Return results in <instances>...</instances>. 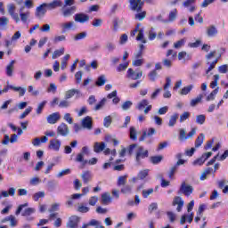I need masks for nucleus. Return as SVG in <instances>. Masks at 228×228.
Here are the masks:
<instances>
[{
  "label": "nucleus",
  "mask_w": 228,
  "mask_h": 228,
  "mask_svg": "<svg viewBox=\"0 0 228 228\" xmlns=\"http://www.w3.org/2000/svg\"><path fill=\"white\" fill-rule=\"evenodd\" d=\"M140 24H137L134 30L131 31L130 36L131 37H135L136 33H138L137 37H136V40L138 42H142V44H147V39H145V36H144V29L143 28H140Z\"/></svg>",
  "instance_id": "obj_1"
},
{
  "label": "nucleus",
  "mask_w": 228,
  "mask_h": 228,
  "mask_svg": "<svg viewBox=\"0 0 228 228\" xmlns=\"http://www.w3.org/2000/svg\"><path fill=\"white\" fill-rule=\"evenodd\" d=\"M7 12L16 24L20 22V18H19V13H17V5H15V4H9L7 5Z\"/></svg>",
  "instance_id": "obj_2"
},
{
  "label": "nucleus",
  "mask_w": 228,
  "mask_h": 228,
  "mask_svg": "<svg viewBox=\"0 0 228 228\" xmlns=\"http://www.w3.org/2000/svg\"><path fill=\"white\" fill-rule=\"evenodd\" d=\"M22 37V33L20 31H16L12 36L11 39H5L4 44L5 47H10V45H15L19 40H20V37Z\"/></svg>",
  "instance_id": "obj_3"
},
{
  "label": "nucleus",
  "mask_w": 228,
  "mask_h": 228,
  "mask_svg": "<svg viewBox=\"0 0 228 228\" xmlns=\"http://www.w3.org/2000/svg\"><path fill=\"white\" fill-rule=\"evenodd\" d=\"M145 158H149V151L145 150L143 146L137 147L136 151V161L140 163L142 159H145Z\"/></svg>",
  "instance_id": "obj_4"
},
{
  "label": "nucleus",
  "mask_w": 228,
  "mask_h": 228,
  "mask_svg": "<svg viewBox=\"0 0 228 228\" xmlns=\"http://www.w3.org/2000/svg\"><path fill=\"white\" fill-rule=\"evenodd\" d=\"M142 76H143L142 71H134V69L131 68L126 71V77H128V79H132L133 81L141 79Z\"/></svg>",
  "instance_id": "obj_5"
},
{
  "label": "nucleus",
  "mask_w": 228,
  "mask_h": 228,
  "mask_svg": "<svg viewBox=\"0 0 228 228\" xmlns=\"http://www.w3.org/2000/svg\"><path fill=\"white\" fill-rule=\"evenodd\" d=\"M130 3V10L133 12H142V8L143 7V1L142 0H129Z\"/></svg>",
  "instance_id": "obj_6"
},
{
  "label": "nucleus",
  "mask_w": 228,
  "mask_h": 228,
  "mask_svg": "<svg viewBox=\"0 0 228 228\" xmlns=\"http://www.w3.org/2000/svg\"><path fill=\"white\" fill-rule=\"evenodd\" d=\"M47 8H49V5L47 4H42L41 5L37 6L36 8V17L37 19H42L47 13Z\"/></svg>",
  "instance_id": "obj_7"
},
{
  "label": "nucleus",
  "mask_w": 228,
  "mask_h": 228,
  "mask_svg": "<svg viewBox=\"0 0 228 228\" xmlns=\"http://www.w3.org/2000/svg\"><path fill=\"white\" fill-rule=\"evenodd\" d=\"M61 148V141L59 139H52L50 140L48 149L50 151H53V152H60V149Z\"/></svg>",
  "instance_id": "obj_8"
},
{
  "label": "nucleus",
  "mask_w": 228,
  "mask_h": 228,
  "mask_svg": "<svg viewBox=\"0 0 228 228\" xmlns=\"http://www.w3.org/2000/svg\"><path fill=\"white\" fill-rule=\"evenodd\" d=\"M75 22H79L80 24H85V22H88L90 20V16L88 14H85L83 12L77 13L74 15Z\"/></svg>",
  "instance_id": "obj_9"
},
{
  "label": "nucleus",
  "mask_w": 228,
  "mask_h": 228,
  "mask_svg": "<svg viewBox=\"0 0 228 228\" xmlns=\"http://www.w3.org/2000/svg\"><path fill=\"white\" fill-rule=\"evenodd\" d=\"M20 22L21 21L22 24H28L29 23V17H31V12L29 11L22 12V8L20 9L19 14Z\"/></svg>",
  "instance_id": "obj_10"
},
{
  "label": "nucleus",
  "mask_w": 228,
  "mask_h": 228,
  "mask_svg": "<svg viewBox=\"0 0 228 228\" xmlns=\"http://www.w3.org/2000/svg\"><path fill=\"white\" fill-rule=\"evenodd\" d=\"M81 217L77 216H71L68 222L69 228H77V224H79Z\"/></svg>",
  "instance_id": "obj_11"
},
{
  "label": "nucleus",
  "mask_w": 228,
  "mask_h": 228,
  "mask_svg": "<svg viewBox=\"0 0 228 228\" xmlns=\"http://www.w3.org/2000/svg\"><path fill=\"white\" fill-rule=\"evenodd\" d=\"M77 8L76 6H71V7H63L62 8V16L67 18V17H72L76 13V10Z\"/></svg>",
  "instance_id": "obj_12"
},
{
  "label": "nucleus",
  "mask_w": 228,
  "mask_h": 228,
  "mask_svg": "<svg viewBox=\"0 0 228 228\" xmlns=\"http://www.w3.org/2000/svg\"><path fill=\"white\" fill-rule=\"evenodd\" d=\"M180 191L183 195H186V197H190V195L193 193V187L191 185H187L186 183H183Z\"/></svg>",
  "instance_id": "obj_13"
},
{
  "label": "nucleus",
  "mask_w": 228,
  "mask_h": 228,
  "mask_svg": "<svg viewBox=\"0 0 228 228\" xmlns=\"http://www.w3.org/2000/svg\"><path fill=\"white\" fill-rule=\"evenodd\" d=\"M206 33L209 38H215L218 35V28L215 25H210L207 28Z\"/></svg>",
  "instance_id": "obj_14"
},
{
  "label": "nucleus",
  "mask_w": 228,
  "mask_h": 228,
  "mask_svg": "<svg viewBox=\"0 0 228 228\" xmlns=\"http://www.w3.org/2000/svg\"><path fill=\"white\" fill-rule=\"evenodd\" d=\"M57 133L61 136H67L69 134V126L65 123H61L58 127H57Z\"/></svg>",
  "instance_id": "obj_15"
},
{
  "label": "nucleus",
  "mask_w": 228,
  "mask_h": 228,
  "mask_svg": "<svg viewBox=\"0 0 228 228\" xmlns=\"http://www.w3.org/2000/svg\"><path fill=\"white\" fill-rule=\"evenodd\" d=\"M61 118L60 116V112H54L53 114H50L47 118L46 120L48 124H56Z\"/></svg>",
  "instance_id": "obj_16"
},
{
  "label": "nucleus",
  "mask_w": 228,
  "mask_h": 228,
  "mask_svg": "<svg viewBox=\"0 0 228 228\" xmlns=\"http://www.w3.org/2000/svg\"><path fill=\"white\" fill-rule=\"evenodd\" d=\"M15 69V61H11L10 63L5 68V74L8 77L13 76V70Z\"/></svg>",
  "instance_id": "obj_17"
},
{
  "label": "nucleus",
  "mask_w": 228,
  "mask_h": 228,
  "mask_svg": "<svg viewBox=\"0 0 228 228\" xmlns=\"http://www.w3.org/2000/svg\"><path fill=\"white\" fill-rule=\"evenodd\" d=\"M174 206H177L176 211L181 212L183 209V206H184V200L181 197H175L173 201Z\"/></svg>",
  "instance_id": "obj_18"
},
{
  "label": "nucleus",
  "mask_w": 228,
  "mask_h": 228,
  "mask_svg": "<svg viewBox=\"0 0 228 228\" xmlns=\"http://www.w3.org/2000/svg\"><path fill=\"white\" fill-rule=\"evenodd\" d=\"M81 124L84 129H92V118L90 116H86L82 119Z\"/></svg>",
  "instance_id": "obj_19"
},
{
  "label": "nucleus",
  "mask_w": 228,
  "mask_h": 228,
  "mask_svg": "<svg viewBox=\"0 0 228 228\" xmlns=\"http://www.w3.org/2000/svg\"><path fill=\"white\" fill-rule=\"evenodd\" d=\"M156 134V129L154 128H149L148 130H144L142 132V135L140 137L139 141L143 142L147 136H152V134Z\"/></svg>",
  "instance_id": "obj_20"
},
{
  "label": "nucleus",
  "mask_w": 228,
  "mask_h": 228,
  "mask_svg": "<svg viewBox=\"0 0 228 228\" xmlns=\"http://www.w3.org/2000/svg\"><path fill=\"white\" fill-rule=\"evenodd\" d=\"M194 86L193 85H188L187 86L183 87L180 91L179 94L180 95H188L191 90H193Z\"/></svg>",
  "instance_id": "obj_21"
},
{
  "label": "nucleus",
  "mask_w": 228,
  "mask_h": 228,
  "mask_svg": "<svg viewBox=\"0 0 228 228\" xmlns=\"http://www.w3.org/2000/svg\"><path fill=\"white\" fill-rule=\"evenodd\" d=\"M61 28L63 32L69 31V29H72L74 28V21H67L61 24Z\"/></svg>",
  "instance_id": "obj_22"
},
{
  "label": "nucleus",
  "mask_w": 228,
  "mask_h": 228,
  "mask_svg": "<svg viewBox=\"0 0 228 228\" xmlns=\"http://www.w3.org/2000/svg\"><path fill=\"white\" fill-rule=\"evenodd\" d=\"M106 149V143L104 142H95L94 146V152H102Z\"/></svg>",
  "instance_id": "obj_23"
},
{
  "label": "nucleus",
  "mask_w": 228,
  "mask_h": 228,
  "mask_svg": "<svg viewBox=\"0 0 228 228\" xmlns=\"http://www.w3.org/2000/svg\"><path fill=\"white\" fill-rule=\"evenodd\" d=\"M76 94H80L81 92L77 89L68 90L65 94V99H72V97H74V95H76Z\"/></svg>",
  "instance_id": "obj_24"
},
{
  "label": "nucleus",
  "mask_w": 228,
  "mask_h": 228,
  "mask_svg": "<svg viewBox=\"0 0 228 228\" xmlns=\"http://www.w3.org/2000/svg\"><path fill=\"white\" fill-rule=\"evenodd\" d=\"M177 19V9H173L170 11L168 19L166 20V22H174Z\"/></svg>",
  "instance_id": "obj_25"
},
{
  "label": "nucleus",
  "mask_w": 228,
  "mask_h": 228,
  "mask_svg": "<svg viewBox=\"0 0 228 228\" xmlns=\"http://www.w3.org/2000/svg\"><path fill=\"white\" fill-rule=\"evenodd\" d=\"M177 118H179V114L178 113H174L170 117L169 122H168L169 127H174V126H175V124H177Z\"/></svg>",
  "instance_id": "obj_26"
},
{
  "label": "nucleus",
  "mask_w": 228,
  "mask_h": 228,
  "mask_svg": "<svg viewBox=\"0 0 228 228\" xmlns=\"http://www.w3.org/2000/svg\"><path fill=\"white\" fill-rule=\"evenodd\" d=\"M111 202V196H110V193H103L102 194V203L104 204V206H108Z\"/></svg>",
  "instance_id": "obj_27"
},
{
  "label": "nucleus",
  "mask_w": 228,
  "mask_h": 228,
  "mask_svg": "<svg viewBox=\"0 0 228 228\" xmlns=\"http://www.w3.org/2000/svg\"><path fill=\"white\" fill-rule=\"evenodd\" d=\"M11 90L14 92H19L20 97H24L26 95V88L20 86H10Z\"/></svg>",
  "instance_id": "obj_28"
},
{
  "label": "nucleus",
  "mask_w": 228,
  "mask_h": 228,
  "mask_svg": "<svg viewBox=\"0 0 228 228\" xmlns=\"http://www.w3.org/2000/svg\"><path fill=\"white\" fill-rule=\"evenodd\" d=\"M96 86H104L106 85V75H101L98 77L96 82Z\"/></svg>",
  "instance_id": "obj_29"
},
{
  "label": "nucleus",
  "mask_w": 228,
  "mask_h": 228,
  "mask_svg": "<svg viewBox=\"0 0 228 228\" xmlns=\"http://www.w3.org/2000/svg\"><path fill=\"white\" fill-rule=\"evenodd\" d=\"M65 54V48H61L59 50H55L53 53V60H56L57 58H60V56H63Z\"/></svg>",
  "instance_id": "obj_30"
},
{
  "label": "nucleus",
  "mask_w": 228,
  "mask_h": 228,
  "mask_svg": "<svg viewBox=\"0 0 228 228\" xmlns=\"http://www.w3.org/2000/svg\"><path fill=\"white\" fill-rule=\"evenodd\" d=\"M179 140L180 142H186V140H188V135H186V130H184V128H180L179 131Z\"/></svg>",
  "instance_id": "obj_31"
},
{
  "label": "nucleus",
  "mask_w": 228,
  "mask_h": 228,
  "mask_svg": "<svg viewBox=\"0 0 228 228\" xmlns=\"http://www.w3.org/2000/svg\"><path fill=\"white\" fill-rule=\"evenodd\" d=\"M216 63H218V59H216L212 62L207 61V65H209V66H208V68L206 70V74L210 73L211 70H213V69H215L216 67Z\"/></svg>",
  "instance_id": "obj_32"
},
{
  "label": "nucleus",
  "mask_w": 228,
  "mask_h": 228,
  "mask_svg": "<svg viewBox=\"0 0 228 228\" xmlns=\"http://www.w3.org/2000/svg\"><path fill=\"white\" fill-rule=\"evenodd\" d=\"M218 94V87L212 91L206 98V101L209 102L210 101H215L216 94Z\"/></svg>",
  "instance_id": "obj_33"
},
{
  "label": "nucleus",
  "mask_w": 228,
  "mask_h": 228,
  "mask_svg": "<svg viewBox=\"0 0 228 228\" xmlns=\"http://www.w3.org/2000/svg\"><path fill=\"white\" fill-rule=\"evenodd\" d=\"M44 197H45V191H37L33 195V200L38 202V200L44 199Z\"/></svg>",
  "instance_id": "obj_34"
},
{
  "label": "nucleus",
  "mask_w": 228,
  "mask_h": 228,
  "mask_svg": "<svg viewBox=\"0 0 228 228\" xmlns=\"http://www.w3.org/2000/svg\"><path fill=\"white\" fill-rule=\"evenodd\" d=\"M204 138H205L204 134H200V135L197 137V139L195 141L196 148L200 147V145H202V143H204Z\"/></svg>",
  "instance_id": "obj_35"
},
{
  "label": "nucleus",
  "mask_w": 228,
  "mask_h": 228,
  "mask_svg": "<svg viewBox=\"0 0 228 228\" xmlns=\"http://www.w3.org/2000/svg\"><path fill=\"white\" fill-rule=\"evenodd\" d=\"M206 123V115L200 114L196 116V124H199L200 126H203V124Z\"/></svg>",
  "instance_id": "obj_36"
},
{
  "label": "nucleus",
  "mask_w": 228,
  "mask_h": 228,
  "mask_svg": "<svg viewBox=\"0 0 228 228\" xmlns=\"http://www.w3.org/2000/svg\"><path fill=\"white\" fill-rule=\"evenodd\" d=\"M62 3L61 0H54L50 4H47L48 8H52V10H54V8H58L59 6H61Z\"/></svg>",
  "instance_id": "obj_37"
},
{
  "label": "nucleus",
  "mask_w": 228,
  "mask_h": 228,
  "mask_svg": "<svg viewBox=\"0 0 228 228\" xmlns=\"http://www.w3.org/2000/svg\"><path fill=\"white\" fill-rule=\"evenodd\" d=\"M146 106H149V100L144 99L137 104L136 109L142 111Z\"/></svg>",
  "instance_id": "obj_38"
},
{
  "label": "nucleus",
  "mask_w": 228,
  "mask_h": 228,
  "mask_svg": "<svg viewBox=\"0 0 228 228\" xmlns=\"http://www.w3.org/2000/svg\"><path fill=\"white\" fill-rule=\"evenodd\" d=\"M82 179L86 184L92 179V174L89 171H86L82 175Z\"/></svg>",
  "instance_id": "obj_39"
},
{
  "label": "nucleus",
  "mask_w": 228,
  "mask_h": 228,
  "mask_svg": "<svg viewBox=\"0 0 228 228\" xmlns=\"http://www.w3.org/2000/svg\"><path fill=\"white\" fill-rule=\"evenodd\" d=\"M76 161L77 163H83V165H86L88 163L87 160H85V155L83 153H78L77 155Z\"/></svg>",
  "instance_id": "obj_40"
},
{
  "label": "nucleus",
  "mask_w": 228,
  "mask_h": 228,
  "mask_svg": "<svg viewBox=\"0 0 228 228\" xmlns=\"http://www.w3.org/2000/svg\"><path fill=\"white\" fill-rule=\"evenodd\" d=\"M149 172H150L149 169L141 170L137 175L138 179H141V180L145 179V177L149 175Z\"/></svg>",
  "instance_id": "obj_41"
},
{
  "label": "nucleus",
  "mask_w": 228,
  "mask_h": 228,
  "mask_svg": "<svg viewBox=\"0 0 228 228\" xmlns=\"http://www.w3.org/2000/svg\"><path fill=\"white\" fill-rule=\"evenodd\" d=\"M8 22H10V20L7 17H0V28H6L8 26Z\"/></svg>",
  "instance_id": "obj_42"
},
{
  "label": "nucleus",
  "mask_w": 228,
  "mask_h": 228,
  "mask_svg": "<svg viewBox=\"0 0 228 228\" xmlns=\"http://www.w3.org/2000/svg\"><path fill=\"white\" fill-rule=\"evenodd\" d=\"M129 67V62L121 63L117 67V72H124Z\"/></svg>",
  "instance_id": "obj_43"
},
{
  "label": "nucleus",
  "mask_w": 228,
  "mask_h": 228,
  "mask_svg": "<svg viewBox=\"0 0 228 228\" xmlns=\"http://www.w3.org/2000/svg\"><path fill=\"white\" fill-rule=\"evenodd\" d=\"M186 44V38L180 39L174 44L175 49H181Z\"/></svg>",
  "instance_id": "obj_44"
},
{
  "label": "nucleus",
  "mask_w": 228,
  "mask_h": 228,
  "mask_svg": "<svg viewBox=\"0 0 228 228\" xmlns=\"http://www.w3.org/2000/svg\"><path fill=\"white\" fill-rule=\"evenodd\" d=\"M143 63H145V60L143 58H141V59L134 60L132 62V65L134 67H142V65H143Z\"/></svg>",
  "instance_id": "obj_45"
},
{
  "label": "nucleus",
  "mask_w": 228,
  "mask_h": 228,
  "mask_svg": "<svg viewBox=\"0 0 228 228\" xmlns=\"http://www.w3.org/2000/svg\"><path fill=\"white\" fill-rule=\"evenodd\" d=\"M148 77L150 81H153V82L156 81V79H158V71L154 69L150 71L148 74Z\"/></svg>",
  "instance_id": "obj_46"
},
{
  "label": "nucleus",
  "mask_w": 228,
  "mask_h": 228,
  "mask_svg": "<svg viewBox=\"0 0 228 228\" xmlns=\"http://www.w3.org/2000/svg\"><path fill=\"white\" fill-rule=\"evenodd\" d=\"M61 206V203H53L51 205V208H49V213H54L56 211H60V207Z\"/></svg>",
  "instance_id": "obj_47"
},
{
  "label": "nucleus",
  "mask_w": 228,
  "mask_h": 228,
  "mask_svg": "<svg viewBox=\"0 0 228 228\" xmlns=\"http://www.w3.org/2000/svg\"><path fill=\"white\" fill-rule=\"evenodd\" d=\"M36 209L34 208H28L22 213V216H29L35 213Z\"/></svg>",
  "instance_id": "obj_48"
},
{
  "label": "nucleus",
  "mask_w": 228,
  "mask_h": 228,
  "mask_svg": "<svg viewBox=\"0 0 228 228\" xmlns=\"http://www.w3.org/2000/svg\"><path fill=\"white\" fill-rule=\"evenodd\" d=\"M46 104H47V101H43L42 102H40L38 104L37 109V115L42 114V111H43L44 108H45Z\"/></svg>",
  "instance_id": "obj_49"
},
{
  "label": "nucleus",
  "mask_w": 228,
  "mask_h": 228,
  "mask_svg": "<svg viewBox=\"0 0 228 228\" xmlns=\"http://www.w3.org/2000/svg\"><path fill=\"white\" fill-rule=\"evenodd\" d=\"M219 74H227L228 72V64H224L218 67L217 69Z\"/></svg>",
  "instance_id": "obj_50"
},
{
  "label": "nucleus",
  "mask_w": 228,
  "mask_h": 228,
  "mask_svg": "<svg viewBox=\"0 0 228 228\" xmlns=\"http://www.w3.org/2000/svg\"><path fill=\"white\" fill-rule=\"evenodd\" d=\"M106 49L109 51V53H113V51L117 49V45L112 42H108L106 44Z\"/></svg>",
  "instance_id": "obj_51"
},
{
  "label": "nucleus",
  "mask_w": 228,
  "mask_h": 228,
  "mask_svg": "<svg viewBox=\"0 0 228 228\" xmlns=\"http://www.w3.org/2000/svg\"><path fill=\"white\" fill-rule=\"evenodd\" d=\"M33 110L32 107H28L25 111L20 116V118L22 120L23 118H26L28 115L31 113Z\"/></svg>",
  "instance_id": "obj_52"
},
{
  "label": "nucleus",
  "mask_w": 228,
  "mask_h": 228,
  "mask_svg": "<svg viewBox=\"0 0 228 228\" xmlns=\"http://www.w3.org/2000/svg\"><path fill=\"white\" fill-rule=\"evenodd\" d=\"M87 35L88 34L86 32L78 33L75 36L74 40H85V37H87Z\"/></svg>",
  "instance_id": "obj_53"
},
{
  "label": "nucleus",
  "mask_w": 228,
  "mask_h": 228,
  "mask_svg": "<svg viewBox=\"0 0 228 228\" xmlns=\"http://www.w3.org/2000/svg\"><path fill=\"white\" fill-rule=\"evenodd\" d=\"M167 218H169V222L174 223L175 220H177V215L174 212H167Z\"/></svg>",
  "instance_id": "obj_54"
},
{
  "label": "nucleus",
  "mask_w": 228,
  "mask_h": 228,
  "mask_svg": "<svg viewBox=\"0 0 228 228\" xmlns=\"http://www.w3.org/2000/svg\"><path fill=\"white\" fill-rule=\"evenodd\" d=\"M200 101H202V94H200L197 98L192 99L191 101V106H192V107L197 106V104H199V102H200Z\"/></svg>",
  "instance_id": "obj_55"
},
{
  "label": "nucleus",
  "mask_w": 228,
  "mask_h": 228,
  "mask_svg": "<svg viewBox=\"0 0 228 228\" xmlns=\"http://www.w3.org/2000/svg\"><path fill=\"white\" fill-rule=\"evenodd\" d=\"M94 28H101L102 26V19H94L92 22Z\"/></svg>",
  "instance_id": "obj_56"
},
{
  "label": "nucleus",
  "mask_w": 228,
  "mask_h": 228,
  "mask_svg": "<svg viewBox=\"0 0 228 228\" xmlns=\"http://www.w3.org/2000/svg\"><path fill=\"white\" fill-rule=\"evenodd\" d=\"M131 106H133V102L126 101L122 104L121 108H122V110H124V111H127V110H129V108H131Z\"/></svg>",
  "instance_id": "obj_57"
},
{
  "label": "nucleus",
  "mask_w": 228,
  "mask_h": 228,
  "mask_svg": "<svg viewBox=\"0 0 228 228\" xmlns=\"http://www.w3.org/2000/svg\"><path fill=\"white\" fill-rule=\"evenodd\" d=\"M162 159H163V157L155 156V157H151V163H153V165H158L159 163H161Z\"/></svg>",
  "instance_id": "obj_58"
},
{
  "label": "nucleus",
  "mask_w": 228,
  "mask_h": 228,
  "mask_svg": "<svg viewBox=\"0 0 228 228\" xmlns=\"http://www.w3.org/2000/svg\"><path fill=\"white\" fill-rule=\"evenodd\" d=\"M70 107V102L69 100H62L59 103V108H69Z\"/></svg>",
  "instance_id": "obj_59"
},
{
  "label": "nucleus",
  "mask_w": 228,
  "mask_h": 228,
  "mask_svg": "<svg viewBox=\"0 0 228 228\" xmlns=\"http://www.w3.org/2000/svg\"><path fill=\"white\" fill-rule=\"evenodd\" d=\"M57 86H56V84H53V83H51L48 89H47V92L48 94H56V90H57Z\"/></svg>",
  "instance_id": "obj_60"
},
{
  "label": "nucleus",
  "mask_w": 228,
  "mask_h": 228,
  "mask_svg": "<svg viewBox=\"0 0 228 228\" xmlns=\"http://www.w3.org/2000/svg\"><path fill=\"white\" fill-rule=\"evenodd\" d=\"M136 128L134 126L130 127V139L136 140Z\"/></svg>",
  "instance_id": "obj_61"
},
{
  "label": "nucleus",
  "mask_w": 228,
  "mask_h": 228,
  "mask_svg": "<svg viewBox=\"0 0 228 228\" xmlns=\"http://www.w3.org/2000/svg\"><path fill=\"white\" fill-rule=\"evenodd\" d=\"M99 202V198L97 196H92L89 199V206H95Z\"/></svg>",
  "instance_id": "obj_62"
},
{
  "label": "nucleus",
  "mask_w": 228,
  "mask_h": 228,
  "mask_svg": "<svg viewBox=\"0 0 228 228\" xmlns=\"http://www.w3.org/2000/svg\"><path fill=\"white\" fill-rule=\"evenodd\" d=\"M190 118V112H183L181 116H180V122H185V120H188Z\"/></svg>",
  "instance_id": "obj_63"
},
{
  "label": "nucleus",
  "mask_w": 228,
  "mask_h": 228,
  "mask_svg": "<svg viewBox=\"0 0 228 228\" xmlns=\"http://www.w3.org/2000/svg\"><path fill=\"white\" fill-rule=\"evenodd\" d=\"M105 141H107V142H113V144L115 146L118 145V143H119V142L117 139L112 138L111 135H106L105 136Z\"/></svg>",
  "instance_id": "obj_64"
}]
</instances>
